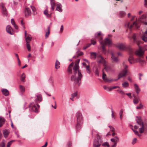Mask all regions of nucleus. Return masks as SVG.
Here are the masks:
<instances>
[{
  "label": "nucleus",
  "mask_w": 147,
  "mask_h": 147,
  "mask_svg": "<svg viewBox=\"0 0 147 147\" xmlns=\"http://www.w3.org/2000/svg\"><path fill=\"white\" fill-rule=\"evenodd\" d=\"M3 134L4 137L5 138H6L9 134L8 131L7 130H4L3 131Z\"/></svg>",
  "instance_id": "37998d69"
},
{
  "label": "nucleus",
  "mask_w": 147,
  "mask_h": 147,
  "mask_svg": "<svg viewBox=\"0 0 147 147\" xmlns=\"http://www.w3.org/2000/svg\"><path fill=\"white\" fill-rule=\"evenodd\" d=\"M111 112H112V114H111L112 117L114 119H115V116L114 114V112H113V111L112 110H111Z\"/></svg>",
  "instance_id": "69168bd1"
},
{
  "label": "nucleus",
  "mask_w": 147,
  "mask_h": 147,
  "mask_svg": "<svg viewBox=\"0 0 147 147\" xmlns=\"http://www.w3.org/2000/svg\"><path fill=\"white\" fill-rule=\"evenodd\" d=\"M116 47L121 50H125L126 48L125 45L123 43L119 44L116 45Z\"/></svg>",
  "instance_id": "f3484780"
},
{
  "label": "nucleus",
  "mask_w": 147,
  "mask_h": 147,
  "mask_svg": "<svg viewBox=\"0 0 147 147\" xmlns=\"http://www.w3.org/2000/svg\"><path fill=\"white\" fill-rule=\"evenodd\" d=\"M102 145L103 146H107V147H111L109 145L108 142H106L103 143L102 144Z\"/></svg>",
  "instance_id": "de8ad7c7"
},
{
  "label": "nucleus",
  "mask_w": 147,
  "mask_h": 147,
  "mask_svg": "<svg viewBox=\"0 0 147 147\" xmlns=\"http://www.w3.org/2000/svg\"><path fill=\"white\" fill-rule=\"evenodd\" d=\"M123 109H121L119 112V115L120 119L121 120L123 118Z\"/></svg>",
  "instance_id": "c03bdc74"
},
{
  "label": "nucleus",
  "mask_w": 147,
  "mask_h": 147,
  "mask_svg": "<svg viewBox=\"0 0 147 147\" xmlns=\"http://www.w3.org/2000/svg\"><path fill=\"white\" fill-rule=\"evenodd\" d=\"M72 143L69 141L68 142L67 144L68 147H71L72 146Z\"/></svg>",
  "instance_id": "052dcab7"
},
{
  "label": "nucleus",
  "mask_w": 147,
  "mask_h": 147,
  "mask_svg": "<svg viewBox=\"0 0 147 147\" xmlns=\"http://www.w3.org/2000/svg\"><path fill=\"white\" fill-rule=\"evenodd\" d=\"M14 141V140H11L9 142L7 145V147H10L11 145L13 143V142Z\"/></svg>",
  "instance_id": "3c124183"
},
{
  "label": "nucleus",
  "mask_w": 147,
  "mask_h": 147,
  "mask_svg": "<svg viewBox=\"0 0 147 147\" xmlns=\"http://www.w3.org/2000/svg\"><path fill=\"white\" fill-rule=\"evenodd\" d=\"M119 86H113L111 88V91L113 89H116L117 88H119Z\"/></svg>",
  "instance_id": "680f3d73"
},
{
  "label": "nucleus",
  "mask_w": 147,
  "mask_h": 147,
  "mask_svg": "<svg viewBox=\"0 0 147 147\" xmlns=\"http://www.w3.org/2000/svg\"><path fill=\"white\" fill-rule=\"evenodd\" d=\"M5 122V119L2 117H0V127H1L4 124Z\"/></svg>",
  "instance_id": "c756f323"
},
{
  "label": "nucleus",
  "mask_w": 147,
  "mask_h": 147,
  "mask_svg": "<svg viewBox=\"0 0 147 147\" xmlns=\"http://www.w3.org/2000/svg\"><path fill=\"white\" fill-rule=\"evenodd\" d=\"M146 18V16L144 15H142L139 19L140 21L141 22H143V20L144 19H145Z\"/></svg>",
  "instance_id": "a19ab883"
},
{
  "label": "nucleus",
  "mask_w": 147,
  "mask_h": 147,
  "mask_svg": "<svg viewBox=\"0 0 147 147\" xmlns=\"http://www.w3.org/2000/svg\"><path fill=\"white\" fill-rule=\"evenodd\" d=\"M123 87L124 88L128 87L129 86V84L127 82H125L122 84Z\"/></svg>",
  "instance_id": "ea45409f"
},
{
  "label": "nucleus",
  "mask_w": 147,
  "mask_h": 147,
  "mask_svg": "<svg viewBox=\"0 0 147 147\" xmlns=\"http://www.w3.org/2000/svg\"><path fill=\"white\" fill-rule=\"evenodd\" d=\"M1 7L2 13L3 12L6 11L7 9L6 8L4 4L1 3Z\"/></svg>",
  "instance_id": "2f4dec72"
},
{
  "label": "nucleus",
  "mask_w": 147,
  "mask_h": 147,
  "mask_svg": "<svg viewBox=\"0 0 147 147\" xmlns=\"http://www.w3.org/2000/svg\"><path fill=\"white\" fill-rule=\"evenodd\" d=\"M142 107H143L142 105V104H140V105H139V106H137L136 107V109H142Z\"/></svg>",
  "instance_id": "bf43d9fd"
},
{
  "label": "nucleus",
  "mask_w": 147,
  "mask_h": 147,
  "mask_svg": "<svg viewBox=\"0 0 147 147\" xmlns=\"http://www.w3.org/2000/svg\"><path fill=\"white\" fill-rule=\"evenodd\" d=\"M133 96H134V98H133L134 103V104H137L139 102V98L138 96H135L134 94H133Z\"/></svg>",
  "instance_id": "6ab92c4d"
},
{
  "label": "nucleus",
  "mask_w": 147,
  "mask_h": 147,
  "mask_svg": "<svg viewBox=\"0 0 147 147\" xmlns=\"http://www.w3.org/2000/svg\"><path fill=\"white\" fill-rule=\"evenodd\" d=\"M137 122L141 126L139 129L140 133L142 134L144 132L146 134L147 133V127L144 124L140 118H138L137 120Z\"/></svg>",
  "instance_id": "20e7f679"
},
{
  "label": "nucleus",
  "mask_w": 147,
  "mask_h": 147,
  "mask_svg": "<svg viewBox=\"0 0 147 147\" xmlns=\"http://www.w3.org/2000/svg\"><path fill=\"white\" fill-rule=\"evenodd\" d=\"M142 40L145 42H147V28L142 36Z\"/></svg>",
  "instance_id": "4be33fe9"
},
{
  "label": "nucleus",
  "mask_w": 147,
  "mask_h": 147,
  "mask_svg": "<svg viewBox=\"0 0 147 147\" xmlns=\"http://www.w3.org/2000/svg\"><path fill=\"white\" fill-rule=\"evenodd\" d=\"M105 66L104 69L103 70V71L105 70L106 71L108 72L111 70V68L110 67L107 66H106L105 64L104 65Z\"/></svg>",
  "instance_id": "f704fd0d"
},
{
  "label": "nucleus",
  "mask_w": 147,
  "mask_h": 147,
  "mask_svg": "<svg viewBox=\"0 0 147 147\" xmlns=\"http://www.w3.org/2000/svg\"><path fill=\"white\" fill-rule=\"evenodd\" d=\"M111 55H112L111 58L112 61L113 62H117L118 61V59L117 57L115 56L114 54L112 53H111Z\"/></svg>",
  "instance_id": "412c9836"
},
{
  "label": "nucleus",
  "mask_w": 147,
  "mask_h": 147,
  "mask_svg": "<svg viewBox=\"0 0 147 147\" xmlns=\"http://www.w3.org/2000/svg\"><path fill=\"white\" fill-rule=\"evenodd\" d=\"M47 31L46 32L45 34V37L47 38L48 36L50 33V28L49 27H48L47 29Z\"/></svg>",
  "instance_id": "4c0bfd02"
},
{
  "label": "nucleus",
  "mask_w": 147,
  "mask_h": 147,
  "mask_svg": "<svg viewBox=\"0 0 147 147\" xmlns=\"http://www.w3.org/2000/svg\"><path fill=\"white\" fill-rule=\"evenodd\" d=\"M56 10L60 12H61L63 11L62 9V5L61 4L59 3H56Z\"/></svg>",
  "instance_id": "dca6fc26"
},
{
  "label": "nucleus",
  "mask_w": 147,
  "mask_h": 147,
  "mask_svg": "<svg viewBox=\"0 0 147 147\" xmlns=\"http://www.w3.org/2000/svg\"><path fill=\"white\" fill-rule=\"evenodd\" d=\"M102 78L103 80L105 82H108L110 81V80L106 77V75L105 74L103 71Z\"/></svg>",
  "instance_id": "a878e982"
},
{
  "label": "nucleus",
  "mask_w": 147,
  "mask_h": 147,
  "mask_svg": "<svg viewBox=\"0 0 147 147\" xmlns=\"http://www.w3.org/2000/svg\"><path fill=\"white\" fill-rule=\"evenodd\" d=\"M19 88L21 93L23 94L25 91V88L22 85H19Z\"/></svg>",
  "instance_id": "bb28decb"
},
{
  "label": "nucleus",
  "mask_w": 147,
  "mask_h": 147,
  "mask_svg": "<svg viewBox=\"0 0 147 147\" xmlns=\"http://www.w3.org/2000/svg\"><path fill=\"white\" fill-rule=\"evenodd\" d=\"M5 146V143L4 142H2L0 144V147H4Z\"/></svg>",
  "instance_id": "6e6d98bb"
},
{
  "label": "nucleus",
  "mask_w": 147,
  "mask_h": 147,
  "mask_svg": "<svg viewBox=\"0 0 147 147\" xmlns=\"http://www.w3.org/2000/svg\"><path fill=\"white\" fill-rule=\"evenodd\" d=\"M144 5L147 8V0H144Z\"/></svg>",
  "instance_id": "338daca9"
},
{
  "label": "nucleus",
  "mask_w": 147,
  "mask_h": 147,
  "mask_svg": "<svg viewBox=\"0 0 147 147\" xmlns=\"http://www.w3.org/2000/svg\"><path fill=\"white\" fill-rule=\"evenodd\" d=\"M129 52L130 55L128 59V61L131 64H132L136 62V59L135 60L133 57L134 51L132 49H129Z\"/></svg>",
  "instance_id": "1a4fd4ad"
},
{
  "label": "nucleus",
  "mask_w": 147,
  "mask_h": 147,
  "mask_svg": "<svg viewBox=\"0 0 147 147\" xmlns=\"http://www.w3.org/2000/svg\"><path fill=\"white\" fill-rule=\"evenodd\" d=\"M137 140V139L136 138H134L132 140V143H131L132 144H135Z\"/></svg>",
  "instance_id": "864d4df0"
},
{
  "label": "nucleus",
  "mask_w": 147,
  "mask_h": 147,
  "mask_svg": "<svg viewBox=\"0 0 147 147\" xmlns=\"http://www.w3.org/2000/svg\"><path fill=\"white\" fill-rule=\"evenodd\" d=\"M125 15V13L124 11H120V15L121 17H123Z\"/></svg>",
  "instance_id": "8fccbe9b"
},
{
  "label": "nucleus",
  "mask_w": 147,
  "mask_h": 147,
  "mask_svg": "<svg viewBox=\"0 0 147 147\" xmlns=\"http://www.w3.org/2000/svg\"><path fill=\"white\" fill-rule=\"evenodd\" d=\"M60 63V62L57 60L56 61L55 64V68L56 69H58L60 67L59 66Z\"/></svg>",
  "instance_id": "c9c22d12"
},
{
  "label": "nucleus",
  "mask_w": 147,
  "mask_h": 147,
  "mask_svg": "<svg viewBox=\"0 0 147 147\" xmlns=\"http://www.w3.org/2000/svg\"><path fill=\"white\" fill-rule=\"evenodd\" d=\"M90 58L91 59H95L96 58H97V55L98 54H96V53L95 52H91L90 53Z\"/></svg>",
  "instance_id": "5701e85b"
},
{
  "label": "nucleus",
  "mask_w": 147,
  "mask_h": 147,
  "mask_svg": "<svg viewBox=\"0 0 147 147\" xmlns=\"http://www.w3.org/2000/svg\"><path fill=\"white\" fill-rule=\"evenodd\" d=\"M24 13L26 17H28L31 14V11L30 9L27 7H26L24 11Z\"/></svg>",
  "instance_id": "4468645a"
},
{
  "label": "nucleus",
  "mask_w": 147,
  "mask_h": 147,
  "mask_svg": "<svg viewBox=\"0 0 147 147\" xmlns=\"http://www.w3.org/2000/svg\"><path fill=\"white\" fill-rule=\"evenodd\" d=\"M26 47L28 51L31 50V47L29 43H26Z\"/></svg>",
  "instance_id": "49530a36"
},
{
  "label": "nucleus",
  "mask_w": 147,
  "mask_h": 147,
  "mask_svg": "<svg viewBox=\"0 0 147 147\" xmlns=\"http://www.w3.org/2000/svg\"><path fill=\"white\" fill-rule=\"evenodd\" d=\"M37 99L38 101H41L42 100V97L41 94H38L37 96Z\"/></svg>",
  "instance_id": "79ce46f5"
},
{
  "label": "nucleus",
  "mask_w": 147,
  "mask_h": 147,
  "mask_svg": "<svg viewBox=\"0 0 147 147\" xmlns=\"http://www.w3.org/2000/svg\"><path fill=\"white\" fill-rule=\"evenodd\" d=\"M49 11L47 10V8L44 11V14L47 17H51V15L52 14V11H50L49 13Z\"/></svg>",
  "instance_id": "aec40b11"
},
{
  "label": "nucleus",
  "mask_w": 147,
  "mask_h": 147,
  "mask_svg": "<svg viewBox=\"0 0 147 147\" xmlns=\"http://www.w3.org/2000/svg\"><path fill=\"white\" fill-rule=\"evenodd\" d=\"M140 42H138L137 45L139 46V48L138 50H137L135 52V54L139 56L140 57L136 59V62L138 61L139 63H143L144 61L142 59L141 57H143V55H144L145 50H143L141 47H139V45Z\"/></svg>",
  "instance_id": "7ed1b4c3"
},
{
  "label": "nucleus",
  "mask_w": 147,
  "mask_h": 147,
  "mask_svg": "<svg viewBox=\"0 0 147 147\" xmlns=\"http://www.w3.org/2000/svg\"><path fill=\"white\" fill-rule=\"evenodd\" d=\"M80 59H78L75 62V64L73 67L74 63H71L69 66L68 67V71L69 74L72 73V69H79L78 64L80 62Z\"/></svg>",
  "instance_id": "423d86ee"
},
{
  "label": "nucleus",
  "mask_w": 147,
  "mask_h": 147,
  "mask_svg": "<svg viewBox=\"0 0 147 147\" xmlns=\"http://www.w3.org/2000/svg\"><path fill=\"white\" fill-rule=\"evenodd\" d=\"M97 61L98 63H103L105 65V61L104 58L100 55H97Z\"/></svg>",
  "instance_id": "f8f14e48"
},
{
  "label": "nucleus",
  "mask_w": 147,
  "mask_h": 147,
  "mask_svg": "<svg viewBox=\"0 0 147 147\" xmlns=\"http://www.w3.org/2000/svg\"><path fill=\"white\" fill-rule=\"evenodd\" d=\"M123 65L124 66V69L123 71L120 73L118 76V79L116 80H117L118 79H120L121 78H122L124 76H125L126 74V73L127 72V70L126 69L127 68L128 66L127 65L125 64V63L123 62Z\"/></svg>",
  "instance_id": "6e6552de"
},
{
  "label": "nucleus",
  "mask_w": 147,
  "mask_h": 147,
  "mask_svg": "<svg viewBox=\"0 0 147 147\" xmlns=\"http://www.w3.org/2000/svg\"><path fill=\"white\" fill-rule=\"evenodd\" d=\"M134 87L137 93L138 94L140 92V89L139 88L138 85L136 84H134Z\"/></svg>",
  "instance_id": "7c9ffc66"
},
{
  "label": "nucleus",
  "mask_w": 147,
  "mask_h": 147,
  "mask_svg": "<svg viewBox=\"0 0 147 147\" xmlns=\"http://www.w3.org/2000/svg\"><path fill=\"white\" fill-rule=\"evenodd\" d=\"M82 123H83L77 122V124L76 126V130L77 131H78L80 130Z\"/></svg>",
  "instance_id": "b1692460"
},
{
  "label": "nucleus",
  "mask_w": 147,
  "mask_h": 147,
  "mask_svg": "<svg viewBox=\"0 0 147 147\" xmlns=\"http://www.w3.org/2000/svg\"><path fill=\"white\" fill-rule=\"evenodd\" d=\"M6 30L10 34L12 35L13 34V29L9 25H8L6 27Z\"/></svg>",
  "instance_id": "a211bd4d"
},
{
  "label": "nucleus",
  "mask_w": 147,
  "mask_h": 147,
  "mask_svg": "<svg viewBox=\"0 0 147 147\" xmlns=\"http://www.w3.org/2000/svg\"><path fill=\"white\" fill-rule=\"evenodd\" d=\"M91 45V44H87L86 45V46H84L83 48V50H85L87 48H88Z\"/></svg>",
  "instance_id": "603ef678"
},
{
  "label": "nucleus",
  "mask_w": 147,
  "mask_h": 147,
  "mask_svg": "<svg viewBox=\"0 0 147 147\" xmlns=\"http://www.w3.org/2000/svg\"><path fill=\"white\" fill-rule=\"evenodd\" d=\"M26 76L25 74L23 73L22 74L21 76H20V80L22 82H25V78Z\"/></svg>",
  "instance_id": "473e14b6"
},
{
  "label": "nucleus",
  "mask_w": 147,
  "mask_h": 147,
  "mask_svg": "<svg viewBox=\"0 0 147 147\" xmlns=\"http://www.w3.org/2000/svg\"><path fill=\"white\" fill-rule=\"evenodd\" d=\"M3 94L5 96H8L9 93L8 90L6 89H3L1 90Z\"/></svg>",
  "instance_id": "393cba45"
},
{
  "label": "nucleus",
  "mask_w": 147,
  "mask_h": 147,
  "mask_svg": "<svg viewBox=\"0 0 147 147\" xmlns=\"http://www.w3.org/2000/svg\"><path fill=\"white\" fill-rule=\"evenodd\" d=\"M77 92H75L74 93H73V94H72V95H71V96L72 97H75V96H77Z\"/></svg>",
  "instance_id": "0e129e2a"
},
{
  "label": "nucleus",
  "mask_w": 147,
  "mask_h": 147,
  "mask_svg": "<svg viewBox=\"0 0 147 147\" xmlns=\"http://www.w3.org/2000/svg\"><path fill=\"white\" fill-rule=\"evenodd\" d=\"M2 15L5 16H7V10H6L5 11L3 12L2 13Z\"/></svg>",
  "instance_id": "5fc2aeb1"
},
{
  "label": "nucleus",
  "mask_w": 147,
  "mask_h": 147,
  "mask_svg": "<svg viewBox=\"0 0 147 147\" xmlns=\"http://www.w3.org/2000/svg\"><path fill=\"white\" fill-rule=\"evenodd\" d=\"M30 7L32 10V13L34 15H35L37 14L36 12V9L35 7L32 6H31Z\"/></svg>",
  "instance_id": "cd10ccee"
},
{
  "label": "nucleus",
  "mask_w": 147,
  "mask_h": 147,
  "mask_svg": "<svg viewBox=\"0 0 147 147\" xmlns=\"http://www.w3.org/2000/svg\"><path fill=\"white\" fill-rule=\"evenodd\" d=\"M96 43V42L94 40H92L91 41V43L90 44H92L93 45H94Z\"/></svg>",
  "instance_id": "13d9d810"
},
{
  "label": "nucleus",
  "mask_w": 147,
  "mask_h": 147,
  "mask_svg": "<svg viewBox=\"0 0 147 147\" xmlns=\"http://www.w3.org/2000/svg\"><path fill=\"white\" fill-rule=\"evenodd\" d=\"M76 116L77 118V122H83V118L81 113L78 112L76 113Z\"/></svg>",
  "instance_id": "9b49d317"
},
{
  "label": "nucleus",
  "mask_w": 147,
  "mask_h": 147,
  "mask_svg": "<svg viewBox=\"0 0 147 147\" xmlns=\"http://www.w3.org/2000/svg\"><path fill=\"white\" fill-rule=\"evenodd\" d=\"M77 53L78 54L77 57H78L82 55L83 54V53L82 52H79L78 51L77 52Z\"/></svg>",
  "instance_id": "4d7b16f0"
},
{
  "label": "nucleus",
  "mask_w": 147,
  "mask_h": 147,
  "mask_svg": "<svg viewBox=\"0 0 147 147\" xmlns=\"http://www.w3.org/2000/svg\"><path fill=\"white\" fill-rule=\"evenodd\" d=\"M86 69V72L88 74H90L91 72V70L90 68V66L89 65H86L85 67Z\"/></svg>",
  "instance_id": "58836bf2"
},
{
  "label": "nucleus",
  "mask_w": 147,
  "mask_h": 147,
  "mask_svg": "<svg viewBox=\"0 0 147 147\" xmlns=\"http://www.w3.org/2000/svg\"><path fill=\"white\" fill-rule=\"evenodd\" d=\"M103 88L105 90H106L110 92L111 91V88H109L106 86H104Z\"/></svg>",
  "instance_id": "a18cd8bd"
},
{
  "label": "nucleus",
  "mask_w": 147,
  "mask_h": 147,
  "mask_svg": "<svg viewBox=\"0 0 147 147\" xmlns=\"http://www.w3.org/2000/svg\"><path fill=\"white\" fill-rule=\"evenodd\" d=\"M109 127L110 128V130L113 132L112 135L113 136H114L115 134H116L115 133V129L114 127L111 126H109Z\"/></svg>",
  "instance_id": "c85d7f7f"
},
{
  "label": "nucleus",
  "mask_w": 147,
  "mask_h": 147,
  "mask_svg": "<svg viewBox=\"0 0 147 147\" xmlns=\"http://www.w3.org/2000/svg\"><path fill=\"white\" fill-rule=\"evenodd\" d=\"M40 106L38 104H36L34 105H30V109L31 111L35 112H38V107L39 108Z\"/></svg>",
  "instance_id": "ddd939ff"
},
{
  "label": "nucleus",
  "mask_w": 147,
  "mask_h": 147,
  "mask_svg": "<svg viewBox=\"0 0 147 147\" xmlns=\"http://www.w3.org/2000/svg\"><path fill=\"white\" fill-rule=\"evenodd\" d=\"M11 24L13 25L14 27L16 29H18V27L17 26L16 24L14 22V20L13 19H11Z\"/></svg>",
  "instance_id": "e433bc0d"
},
{
  "label": "nucleus",
  "mask_w": 147,
  "mask_h": 147,
  "mask_svg": "<svg viewBox=\"0 0 147 147\" xmlns=\"http://www.w3.org/2000/svg\"><path fill=\"white\" fill-rule=\"evenodd\" d=\"M51 9L52 11H53L56 5V3H55V2H54L51 3Z\"/></svg>",
  "instance_id": "72a5a7b5"
},
{
  "label": "nucleus",
  "mask_w": 147,
  "mask_h": 147,
  "mask_svg": "<svg viewBox=\"0 0 147 147\" xmlns=\"http://www.w3.org/2000/svg\"><path fill=\"white\" fill-rule=\"evenodd\" d=\"M73 75L71 77V80L75 84L79 85L80 81L82 78L81 73L79 69H73Z\"/></svg>",
  "instance_id": "f03ea898"
},
{
  "label": "nucleus",
  "mask_w": 147,
  "mask_h": 147,
  "mask_svg": "<svg viewBox=\"0 0 147 147\" xmlns=\"http://www.w3.org/2000/svg\"><path fill=\"white\" fill-rule=\"evenodd\" d=\"M136 34H134L132 36V38H133L134 40V42H135L136 41Z\"/></svg>",
  "instance_id": "e2e57ef3"
},
{
  "label": "nucleus",
  "mask_w": 147,
  "mask_h": 147,
  "mask_svg": "<svg viewBox=\"0 0 147 147\" xmlns=\"http://www.w3.org/2000/svg\"><path fill=\"white\" fill-rule=\"evenodd\" d=\"M24 34L26 43H29L32 39L31 36L29 34H27L26 31H25Z\"/></svg>",
  "instance_id": "2eb2a0df"
},
{
  "label": "nucleus",
  "mask_w": 147,
  "mask_h": 147,
  "mask_svg": "<svg viewBox=\"0 0 147 147\" xmlns=\"http://www.w3.org/2000/svg\"><path fill=\"white\" fill-rule=\"evenodd\" d=\"M102 142V137L98 134H97L94 141L93 147H100Z\"/></svg>",
  "instance_id": "39448f33"
},
{
  "label": "nucleus",
  "mask_w": 147,
  "mask_h": 147,
  "mask_svg": "<svg viewBox=\"0 0 147 147\" xmlns=\"http://www.w3.org/2000/svg\"><path fill=\"white\" fill-rule=\"evenodd\" d=\"M63 25H61V28H60V32H62L63 30Z\"/></svg>",
  "instance_id": "774afa93"
},
{
  "label": "nucleus",
  "mask_w": 147,
  "mask_h": 147,
  "mask_svg": "<svg viewBox=\"0 0 147 147\" xmlns=\"http://www.w3.org/2000/svg\"><path fill=\"white\" fill-rule=\"evenodd\" d=\"M132 129L136 135H138L139 137H140L141 136V135L139 134L138 132V131L134 130L133 129Z\"/></svg>",
  "instance_id": "09e8293b"
},
{
  "label": "nucleus",
  "mask_w": 147,
  "mask_h": 147,
  "mask_svg": "<svg viewBox=\"0 0 147 147\" xmlns=\"http://www.w3.org/2000/svg\"><path fill=\"white\" fill-rule=\"evenodd\" d=\"M95 37L99 39L102 47V51L103 54L105 55L107 54V51L105 48V45H110L111 44V40L108 38L106 39L105 40H102L103 34L100 32L96 33L95 35Z\"/></svg>",
  "instance_id": "f257e3e1"
},
{
  "label": "nucleus",
  "mask_w": 147,
  "mask_h": 147,
  "mask_svg": "<svg viewBox=\"0 0 147 147\" xmlns=\"http://www.w3.org/2000/svg\"><path fill=\"white\" fill-rule=\"evenodd\" d=\"M111 141L113 143L111 145V147H116L117 143L119 142V139L117 136H115L113 138L111 139Z\"/></svg>",
  "instance_id": "9d476101"
},
{
  "label": "nucleus",
  "mask_w": 147,
  "mask_h": 147,
  "mask_svg": "<svg viewBox=\"0 0 147 147\" xmlns=\"http://www.w3.org/2000/svg\"><path fill=\"white\" fill-rule=\"evenodd\" d=\"M135 17H133L131 19V22H128L127 25V26L130 29L134 27L136 28H138L140 27V25L137 23L136 21L133 22H131L134 19V18Z\"/></svg>",
  "instance_id": "0eeeda50"
}]
</instances>
